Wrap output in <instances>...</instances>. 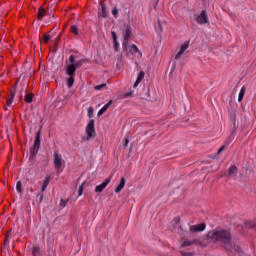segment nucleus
I'll return each mask as SVG.
<instances>
[{
    "label": "nucleus",
    "instance_id": "f257e3e1",
    "mask_svg": "<svg viewBox=\"0 0 256 256\" xmlns=\"http://www.w3.org/2000/svg\"><path fill=\"white\" fill-rule=\"evenodd\" d=\"M206 239L211 243H221L223 249L230 253H241V247L233 241L231 230L214 229L208 232Z\"/></svg>",
    "mask_w": 256,
    "mask_h": 256
},
{
    "label": "nucleus",
    "instance_id": "f03ea898",
    "mask_svg": "<svg viewBox=\"0 0 256 256\" xmlns=\"http://www.w3.org/2000/svg\"><path fill=\"white\" fill-rule=\"evenodd\" d=\"M69 62L71 64L66 66V73H67V75H69V77H75V72L77 71V68H75V65H73V63H75V56L74 55H70Z\"/></svg>",
    "mask_w": 256,
    "mask_h": 256
},
{
    "label": "nucleus",
    "instance_id": "7ed1b4c3",
    "mask_svg": "<svg viewBox=\"0 0 256 256\" xmlns=\"http://www.w3.org/2000/svg\"><path fill=\"white\" fill-rule=\"evenodd\" d=\"M123 35V47L127 50V46L129 45V39H131V26L127 25L125 26L124 31L122 32Z\"/></svg>",
    "mask_w": 256,
    "mask_h": 256
},
{
    "label": "nucleus",
    "instance_id": "20e7f679",
    "mask_svg": "<svg viewBox=\"0 0 256 256\" xmlns=\"http://www.w3.org/2000/svg\"><path fill=\"white\" fill-rule=\"evenodd\" d=\"M87 139L95 137V120H90L86 126Z\"/></svg>",
    "mask_w": 256,
    "mask_h": 256
},
{
    "label": "nucleus",
    "instance_id": "39448f33",
    "mask_svg": "<svg viewBox=\"0 0 256 256\" xmlns=\"http://www.w3.org/2000/svg\"><path fill=\"white\" fill-rule=\"evenodd\" d=\"M40 146H41V130H39L36 134V138H35L33 149H32V155H37V153L39 152Z\"/></svg>",
    "mask_w": 256,
    "mask_h": 256
},
{
    "label": "nucleus",
    "instance_id": "423d86ee",
    "mask_svg": "<svg viewBox=\"0 0 256 256\" xmlns=\"http://www.w3.org/2000/svg\"><path fill=\"white\" fill-rule=\"evenodd\" d=\"M197 23L200 25H204L205 23H209V18L207 17V11L203 10L199 16L196 18Z\"/></svg>",
    "mask_w": 256,
    "mask_h": 256
},
{
    "label": "nucleus",
    "instance_id": "0eeeda50",
    "mask_svg": "<svg viewBox=\"0 0 256 256\" xmlns=\"http://www.w3.org/2000/svg\"><path fill=\"white\" fill-rule=\"evenodd\" d=\"M54 165L56 169H61V167H63V159L58 152L54 153Z\"/></svg>",
    "mask_w": 256,
    "mask_h": 256
},
{
    "label": "nucleus",
    "instance_id": "6e6552de",
    "mask_svg": "<svg viewBox=\"0 0 256 256\" xmlns=\"http://www.w3.org/2000/svg\"><path fill=\"white\" fill-rule=\"evenodd\" d=\"M108 183H111V178H107L101 185L96 186L95 192L102 193L103 189H105V187H107Z\"/></svg>",
    "mask_w": 256,
    "mask_h": 256
},
{
    "label": "nucleus",
    "instance_id": "1a4fd4ad",
    "mask_svg": "<svg viewBox=\"0 0 256 256\" xmlns=\"http://www.w3.org/2000/svg\"><path fill=\"white\" fill-rule=\"evenodd\" d=\"M187 49H189V42H185V44H183L181 46L179 52L175 56V59H180L181 55H183V53H185V51H187Z\"/></svg>",
    "mask_w": 256,
    "mask_h": 256
},
{
    "label": "nucleus",
    "instance_id": "9d476101",
    "mask_svg": "<svg viewBox=\"0 0 256 256\" xmlns=\"http://www.w3.org/2000/svg\"><path fill=\"white\" fill-rule=\"evenodd\" d=\"M205 223H201V224H198V225H192L190 227V231L194 232V233H197L198 231H205Z\"/></svg>",
    "mask_w": 256,
    "mask_h": 256
},
{
    "label": "nucleus",
    "instance_id": "9b49d317",
    "mask_svg": "<svg viewBox=\"0 0 256 256\" xmlns=\"http://www.w3.org/2000/svg\"><path fill=\"white\" fill-rule=\"evenodd\" d=\"M239 169L237 168V166L232 165L229 170H228V174L226 175V177H235L237 176Z\"/></svg>",
    "mask_w": 256,
    "mask_h": 256
},
{
    "label": "nucleus",
    "instance_id": "f8f14e48",
    "mask_svg": "<svg viewBox=\"0 0 256 256\" xmlns=\"http://www.w3.org/2000/svg\"><path fill=\"white\" fill-rule=\"evenodd\" d=\"M126 51H129L130 53H138L140 55V57H143V53H141V51H139V48L135 44H133L132 46H127Z\"/></svg>",
    "mask_w": 256,
    "mask_h": 256
},
{
    "label": "nucleus",
    "instance_id": "ddd939ff",
    "mask_svg": "<svg viewBox=\"0 0 256 256\" xmlns=\"http://www.w3.org/2000/svg\"><path fill=\"white\" fill-rule=\"evenodd\" d=\"M15 93H16L15 88H11L10 95H9V97L7 99V102H6L8 107H11V105L13 103V99H15Z\"/></svg>",
    "mask_w": 256,
    "mask_h": 256
},
{
    "label": "nucleus",
    "instance_id": "4468645a",
    "mask_svg": "<svg viewBox=\"0 0 256 256\" xmlns=\"http://www.w3.org/2000/svg\"><path fill=\"white\" fill-rule=\"evenodd\" d=\"M45 15H47V10H45V8H43V6H41L39 8L38 14H37L38 21H41L43 19V17H45Z\"/></svg>",
    "mask_w": 256,
    "mask_h": 256
},
{
    "label": "nucleus",
    "instance_id": "2eb2a0df",
    "mask_svg": "<svg viewBox=\"0 0 256 256\" xmlns=\"http://www.w3.org/2000/svg\"><path fill=\"white\" fill-rule=\"evenodd\" d=\"M145 79V72L140 71V73L138 74V77L134 83V87H137L139 85V83H141V81Z\"/></svg>",
    "mask_w": 256,
    "mask_h": 256
},
{
    "label": "nucleus",
    "instance_id": "dca6fc26",
    "mask_svg": "<svg viewBox=\"0 0 256 256\" xmlns=\"http://www.w3.org/2000/svg\"><path fill=\"white\" fill-rule=\"evenodd\" d=\"M111 105H113V100H110V101L98 112V117H101V115H103V113H105V111H107V109H109V107H111Z\"/></svg>",
    "mask_w": 256,
    "mask_h": 256
},
{
    "label": "nucleus",
    "instance_id": "f3484780",
    "mask_svg": "<svg viewBox=\"0 0 256 256\" xmlns=\"http://www.w3.org/2000/svg\"><path fill=\"white\" fill-rule=\"evenodd\" d=\"M244 227L246 229H255L256 227V219L252 220V221H248L244 223Z\"/></svg>",
    "mask_w": 256,
    "mask_h": 256
},
{
    "label": "nucleus",
    "instance_id": "a211bd4d",
    "mask_svg": "<svg viewBox=\"0 0 256 256\" xmlns=\"http://www.w3.org/2000/svg\"><path fill=\"white\" fill-rule=\"evenodd\" d=\"M123 187H125V177H122L120 180V184L118 187L115 189V193H121Z\"/></svg>",
    "mask_w": 256,
    "mask_h": 256
},
{
    "label": "nucleus",
    "instance_id": "6ab92c4d",
    "mask_svg": "<svg viewBox=\"0 0 256 256\" xmlns=\"http://www.w3.org/2000/svg\"><path fill=\"white\" fill-rule=\"evenodd\" d=\"M49 183H51V176H47L45 178L42 186V192L45 191V189H47V186L49 185Z\"/></svg>",
    "mask_w": 256,
    "mask_h": 256
},
{
    "label": "nucleus",
    "instance_id": "aec40b11",
    "mask_svg": "<svg viewBox=\"0 0 256 256\" xmlns=\"http://www.w3.org/2000/svg\"><path fill=\"white\" fill-rule=\"evenodd\" d=\"M111 35L114 41V49L117 51V47H119V43H117V34L115 32H111Z\"/></svg>",
    "mask_w": 256,
    "mask_h": 256
},
{
    "label": "nucleus",
    "instance_id": "412c9836",
    "mask_svg": "<svg viewBox=\"0 0 256 256\" xmlns=\"http://www.w3.org/2000/svg\"><path fill=\"white\" fill-rule=\"evenodd\" d=\"M73 83H75V76H70L67 80V85H68L69 89H71L73 87Z\"/></svg>",
    "mask_w": 256,
    "mask_h": 256
},
{
    "label": "nucleus",
    "instance_id": "4be33fe9",
    "mask_svg": "<svg viewBox=\"0 0 256 256\" xmlns=\"http://www.w3.org/2000/svg\"><path fill=\"white\" fill-rule=\"evenodd\" d=\"M243 97H245V86L242 87L239 96H238V101L241 103L243 101Z\"/></svg>",
    "mask_w": 256,
    "mask_h": 256
},
{
    "label": "nucleus",
    "instance_id": "5701e85b",
    "mask_svg": "<svg viewBox=\"0 0 256 256\" xmlns=\"http://www.w3.org/2000/svg\"><path fill=\"white\" fill-rule=\"evenodd\" d=\"M26 103H33V93L27 94L24 98Z\"/></svg>",
    "mask_w": 256,
    "mask_h": 256
},
{
    "label": "nucleus",
    "instance_id": "b1692460",
    "mask_svg": "<svg viewBox=\"0 0 256 256\" xmlns=\"http://www.w3.org/2000/svg\"><path fill=\"white\" fill-rule=\"evenodd\" d=\"M33 256H41V249L39 247H34L32 250Z\"/></svg>",
    "mask_w": 256,
    "mask_h": 256
},
{
    "label": "nucleus",
    "instance_id": "393cba45",
    "mask_svg": "<svg viewBox=\"0 0 256 256\" xmlns=\"http://www.w3.org/2000/svg\"><path fill=\"white\" fill-rule=\"evenodd\" d=\"M22 187H23V185H22L21 181H18L16 184V190L18 191V193H23Z\"/></svg>",
    "mask_w": 256,
    "mask_h": 256
},
{
    "label": "nucleus",
    "instance_id": "a878e982",
    "mask_svg": "<svg viewBox=\"0 0 256 256\" xmlns=\"http://www.w3.org/2000/svg\"><path fill=\"white\" fill-rule=\"evenodd\" d=\"M191 245H195V242H193V241H184L182 243V247H191Z\"/></svg>",
    "mask_w": 256,
    "mask_h": 256
},
{
    "label": "nucleus",
    "instance_id": "bb28decb",
    "mask_svg": "<svg viewBox=\"0 0 256 256\" xmlns=\"http://www.w3.org/2000/svg\"><path fill=\"white\" fill-rule=\"evenodd\" d=\"M71 32L74 33V35H79V28H77L75 25H72Z\"/></svg>",
    "mask_w": 256,
    "mask_h": 256
},
{
    "label": "nucleus",
    "instance_id": "cd10ccee",
    "mask_svg": "<svg viewBox=\"0 0 256 256\" xmlns=\"http://www.w3.org/2000/svg\"><path fill=\"white\" fill-rule=\"evenodd\" d=\"M50 39H51V36H49L47 34L43 35V43H45V45H47V43H49Z\"/></svg>",
    "mask_w": 256,
    "mask_h": 256
},
{
    "label": "nucleus",
    "instance_id": "c85d7f7f",
    "mask_svg": "<svg viewBox=\"0 0 256 256\" xmlns=\"http://www.w3.org/2000/svg\"><path fill=\"white\" fill-rule=\"evenodd\" d=\"M85 60H79V61H77V62H74L73 63V65H74V67L76 68V69H79V67H81V65H83V62H84Z\"/></svg>",
    "mask_w": 256,
    "mask_h": 256
},
{
    "label": "nucleus",
    "instance_id": "c756f323",
    "mask_svg": "<svg viewBox=\"0 0 256 256\" xmlns=\"http://www.w3.org/2000/svg\"><path fill=\"white\" fill-rule=\"evenodd\" d=\"M83 187H85V182H83L78 190V197H81V195H83Z\"/></svg>",
    "mask_w": 256,
    "mask_h": 256
},
{
    "label": "nucleus",
    "instance_id": "7c9ffc66",
    "mask_svg": "<svg viewBox=\"0 0 256 256\" xmlns=\"http://www.w3.org/2000/svg\"><path fill=\"white\" fill-rule=\"evenodd\" d=\"M67 203H69V199H67V200L61 199L60 200L61 207H67Z\"/></svg>",
    "mask_w": 256,
    "mask_h": 256
},
{
    "label": "nucleus",
    "instance_id": "2f4dec72",
    "mask_svg": "<svg viewBox=\"0 0 256 256\" xmlns=\"http://www.w3.org/2000/svg\"><path fill=\"white\" fill-rule=\"evenodd\" d=\"M103 87H107V84H101V85H97V86H95V90L96 91H101V89H103Z\"/></svg>",
    "mask_w": 256,
    "mask_h": 256
},
{
    "label": "nucleus",
    "instance_id": "473e14b6",
    "mask_svg": "<svg viewBox=\"0 0 256 256\" xmlns=\"http://www.w3.org/2000/svg\"><path fill=\"white\" fill-rule=\"evenodd\" d=\"M7 243H9V234H7L5 239H4V244H3L2 249H5V247L7 246Z\"/></svg>",
    "mask_w": 256,
    "mask_h": 256
},
{
    "label": "nucleus",
    "instance_id": "72a5a7b5",
    "mask_svg": "<svg viewBox=\"0 0 256 256\" xmlns=\"http://www.w3.org/2000/svg\"><path fill=\"white\" fill-rule=\"evenodd\" d=\"M88 117L91 119L93 117V107L88 108Z\"/></svg>",
    "mask_w": 256,
    "mask_h": 256
},
{
    "label": "nucleus",
    "instance_id": "f704fd0d",
    "mask_svg": "<svg viewBox=\"0 0 256 256\" xmlns=\"http://www.w3.org/2000/svg\"><path fill=\"white\" fill-rule=\"evenodd\" d=\"M182 256H193V252H180Z\"/></svg>",
    "mask_w": 256,
    "mask_h": 256
},
{
    "label": "nucleus",
    "instance_id": "c9c22d12",
    "mask_svg": "<svg viewBox=\"0 0 256 256\" xmlns=\"http://www.w3.org/2000/svg\"><path fill=\"white\" fill-rule=\"evenodd\" d=\"M102 17H107V11L105 9V6H102Z\"/></svg>",
    "mask_w": 256,
    "mask_h": 256
},
{
    "label": "nucleus",
    "instance_id": "e433bc0d",
    "mask_svg": "<svg viewBox=\"0 0 256 256\" xmlns=\"http://www.w3.org/2000/svg\"><path fill=\"white\" fill-rule=\"evenodd\" d=\"M118 13H119V11L117 10V8H114L112 10V15H114V17H117Z\"/></svg>",
    "mask_w": 256,
    "mask_h": 256
},
{
    "label": "nucleus",
    "instance_id": "4c0bfd02",
    "mask_svg": "<svg viewBox=\"0 0 256 256\" xmlns=\"http://www.w3.org/2000/svg\"><path fill=\"white\" fill-rule=\"evenodd\" d=\"M224 150H225V146L220 147L217 152V155H221V153H223Z\"/></svg>",
    "mask_w": 256,
    "mask_h": 256
},
{
    "label": "nucleus",
    "instance_id": "58836bf2",
    "mask_svg": "<svg viewBox=\"0 0 256 256\" xmlns=\"http://www.w3.org/2000/svg\"><path fill=\"white\" fill-rule=\"evenodd\" d=\"M37 197L41 203L43 201V193L38 194Z\"/></svg>",
    "mask_w": 256,
    "mask_h": 256
},
{
    "label": "nucleus",
    "instance_id": "ea45409f",
    "mask_svg": "<svg viewBox=\"0 0 256 256\" xmlns=\"http://www.w3.org/2000/svg\"><path fill=\"white\" fill-rule=\"evenodd\" d=\"M129 145V138H125V142L123 144V147H127Z\"/></svg>",
    "mask_w": 256,
    "mask_h": 256
},
{
    "label": "nucleus",
    "instance_id": "a19ab883",
    "mask_svg": "<svg viewBox=\"0 0 256 256\" xmlns=\"http://www.w3.org/2000/svg\"><path fill=\"white\" fill-rule=\"evenodd\" d=\"M192 243H194V245H201V241L199 240H193Z\"/></svg>",
    "mask_w": 256,
    "mask_h": 256
}]
</instances>
